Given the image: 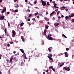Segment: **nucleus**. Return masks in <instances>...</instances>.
Masks as SVG:
<instances>
[{"instance_id":"obj_33","label":"nucleus","mask_w":74,"mask_h":74,"mask_svg":"<svg viewBox=\"0 0 74 74\" xmlns=\"http://www.w3.org/2000/svg\"><path fill=\"white\" fill-rule=\"evenodd\" d=\"M54 8H59V7H57V6H54Z\"/></svg>"},{"instance_id":"obj_60","label":"nucleus","mask_w":74,"mask_h":74,"mask_svg":"<svg viewBox=\"0 0 74 74\" xmlns=\"http://www.w3.org/2000/svg\"><path fill=\"white\" fill-rule=\"evenodd\" d=\"M46 72L47 73H48V70H47Z\"/></svg>"},{"instance_id":"obj_32","label":"nucleus","mask_w":74,"mask_h":74,"mask_svg":"<svg viewBox=\"0 0 74 74\" xmlns=\"http://www.w3.org/2000/svg\"><path fill=\"white\" fill-rule=\"evenodd\" d=\"M24 56H25V59H27V57H26V55H24Z\"/></svg>"},{"instance_id":"obj_63","label":"nucleus","mask_w":74,"mask_h":74,"mask_svg":"<svg viewBox=\"0 0 74 74\" xmlns=\"http://www.w3.org/2000/svg\"><path fill=\"white\" fill-rule=\"evenodd\" d=\"M64 63H63L62 64V66H63V65H64Z\"/></svg>"},{"instance_id":"obj_37","label":"nucleus","mask_w":74,"mask_h":74,"mask_svg":"<svg viewBox=\"0 0 74 74\" xmlns=\"http://www.w3.org/2000/svg\"><path fill=\"white\" fill-rule=\"evenodd\" d=\"M10 44H13V42H10Z\"/></svg>"},{"instance_id":"obj_27","label":"nucleus","mask_w":74,"mask_h":74,"mask_svg":"<svg viewBox=\"0 0 74 74\" xmlns=\"http://www.w3.org/2000/svg\"><path fill=\"white\" fill-rule=\"evenodd\" d=\"M66 51H69V48H66Z\"/></svg>"},{"instance_id":"obj_26","label":"nucleus","mask_w":74,"mask_h":74,"mask_svg":"<svg viewBox=\"0 0 74 74\" xmlns=\"http://www.w3.org/2000/svg\"><path fill=\"white\" fill-rule=\"evenodd\" d=\"M38 14V12H37L35 13V15L36 16Z\"/></svg>"},{"instance_id":"obj_49","label":"nucleus","mask_w":74,"mask_h":74,"mask_svg":"<svg viewBox=\"0 0 74 74\" xmlns=\"http://www.w3.org/2000/svg\"><path fill=\"white\" fill-rule=\"evenodd\" d=\"M17 0H14V2H16V1H17Z\"/></svg>"},{"instance_id":"obj_6","label":"nucleus","mask_w":74,"mask_h":74,"mask_svg":"<svg viewBox=\"0 0 74 74\" xmlns=\"http://www.w3.org/2000/svg\"><path fill=\"white\" fill-rule=\"evenodd\" d=\"M74 16V14H72L69 16V18H71V17H73V16Z\"/></svg>"},{"instance_id":"obj_44","label":"nucleus","mask_w":74,"mask_h":74,"mask_svg":"<svg viewBox=\"0 0 74 74\" xmlns=\"http://www.w3.org/2000/svg\"><path fill=\"white\" fill-rule=\"evenodd\" d=\"M46 29H48V26H46Z\"/></svg>"},{"instance_id":"obj_22","label":"nucleus","mask_w":74,"mask_h":74,"mask_svg":"<svg viewBox=\"0 0 74 74\" xmlns=\"http://www.w3.org/2000/svg\"><path fill=\"white\" fill-rule=\"evenodd\" d=\"M53 66H51L49 67V69H53Z\"/></svg>"},{"instance_id":"obj_62","label":"nucleus","mask_w":74,"mask_h":74,"mask_svg":"<svg viewBox=\"0 0 74 74\" xmlns=\"http://www.w3.org/2000/svg\"><path fill=\"white\" fill-rule=\"evenodd\" d=\"M3 73H2V72H0V74H2Z\"/></svg>"},{"instance_id":"obj_4","label":"nucleus","mask_w":74,"mask_h":74,"mask_svg":"<svg viewBox=\"0 0 74 74\" xmlns=\"http://www.w3.org/2000/svg\"><path fill=\"white\" fill-rule=\"evenodd\" d=\"M4 18H5V16H1L0 19L1 20H3V19H4Z\"/></svg>"},{"instance_id":"obj_41","label":"nucleus","mask_w":74,"mask_h":74,"mask_svg":"<svg viewBox=\"0 0 74 74\" xmlns=\"http://www.w3.org/2000/svg\"><path fill=\"white\" fill-rule=\"evenodd\" d=\"M27 11H28L29 12H30V10L29 9H27Z\"/></svg>"},{"instance_id":"obj_15","label":"nucleus","mask_w":74,"mask_h":74,"mask_svg":"<svg viewBox=\"0 0 74 74\" xmlns=\"http://www.w3.org/2000/svg\"><path fill=\"white\" fill-rule=\"evenodd\" d=\"M13 59V58H11L10 59V62H12V60Z\"/></svg>"},{"instance_id":"obj_19","label":"nucleus","mask_w":74,"mask_h":74,"mask_svg":"<svg viewBox=\"0 0 74 74\" xmlns=\"http://www.w3.org/2000/svg\"><path fill=\"white\" fill-rule=\"evenodd\" d=\"M15 8H18V7H19V5L18 4H17L16 6H15Z\"/></svg>"},{"instance_id":"obj_7","label":"nucleus","mask_w":74,"mask_h":74,"mask_svg":"<svg viewBox=\"0 0 74 74\" xmlns=\"http://www.w3.org/2000/svg\"><path fill=\"white\" fill-rule=\"evenodd\" d=\"M64 54L66 56V57H68L69 56V55L67 54V53L66 52H64Z\"/></svg>"},{"instance_id":"obj_30","label":"nucleus","mask_w":74,"mask_h":74,"mask_svg":"<svg viewBox=\"0 0 74 74\" xmlns=\"http://www.w3.org/2000/svg\"><path fill=\"white\" fill-rule=\"evenodd\" d=\"M8 25L9 27H10V23H8Z\"/></svg>"},{"instance_id":"obj_45","label":"nucleus","mask_w":74,"mask_h":74,"mask_svg":"<svg viewBox=\"0 0 74 74\" xmlns=\"http://www.w3.org/2000/svg\"><path fill=\"white\" fill-rule=\"evenodd\" d=\"M36 3H37V1H35L34 2V4H36Z\"/></svg>"},{"instance_id":"obj_56","label":"nucleus","mask_w":74,"mask_h":74,"mask_svg":"<svg viewBox=\"0 0 74 74\" xmlns=\"http://www.w3.org/2000/svg\"><path fill=\"white\" fill-rule=\"evenodd\" d=\"M48 12L46 11V14H48Z\"/></svg>"},{"instance_id":"obj_24","label":"nucleus","mask_w":74,"mask_h":74,"mask_svg":"<svg viewBox=\"0 0 74 74\" xmlns=\"http://www.w3.org/2000/svg\"><path fill=\"white\" fill-rule=\"evenodd\" d=\"M60 13V11H58L57 13V15H58L59 13Z\"/></svg>"},{"instance_id":"obj_18","label":"nucleus","mask_w":74,"mask_h":74,"mask_svg":"<svg viewBox=\"0 0 74 74\" xmlns=\"http://www.w3.org/2000/svg\"><path fill=\"white\" fill-rule=\"evenodd\" d=\"M20 51H21V52H22V53H23L24 52V51L22 49H20Z\"/></svg>"},{"instance_id":"obj_21","label":"nucleus","mask_w":74,"mask_h":74,"mask_svg":"<svg viewBox=\"0 0 74 74\" xmlns=\"http://www.w3.org/2000/svg\"><path fill=\"white\" fill-rule=\"evenodd\" d=\"M47 5H50V4H49V3L48 2H47Z\"/></svg>"},{"instance_id":"obj_36","label":"nucleus","mask_w":74,"mask_h":74,"mask_svg":"<svg viewBox=\"0 0 74 74\" xmlns=\"http://www.w3.org/2000/svg\"><path fill=\"white\" fill-rule=\"evenodd\" d=\"M7 46L8 47H10V44H8Z\"/></svg>"},{"instance_id":"obj_11","label":"nucleus","mask_w":74,"mask_h":74,"mask_svg":"<svg viewBox=\"0 0 74 74\" xmlns=\"http://www.w3.org/2000/svg\"><path fill=\"white\" fill-rule=\"evenodd\" d=\"M69 17H68V16H65L66 20H67V19H69Z\"/></svg>"},{"instance_id":"obj_25","label":"nucleus","mask_w":74,"mask_h":74,"mask_svg":"<svg viewBox=\"0 0 74 74\" xmlns=\"http://www.w3.org/2000/svg\"><path fill=\"white\" fill-rule=\"evenodd\" d=\"M18 10H16L14 11V12H18Z\"/></svg>"},{"instance_id":"obj_20","label":"nucleus","mask_w":74,"mask_h":74,"mask_svg":"<svg viewBox=\"0 0 74 74\" xmlns=\"http://www.w3.org/2000/svg\"><path fill=\"white\" fill-rule=\"evenodd\" d=\"M23 25H24V23H22L20 24V26H22Z\"/></svg>"},{"instance_id":"obj_23","label":"nucleus","mask_w":74,"mask_h":74,"mask_svg":"<svg viewBox=\"0 0 74 74\" xmlns=\"http://www.w3.org/2000/svg\"><path fill=\"white\" fill-rule=\"evenodd\" d=\"M4 31H5V34H6V33H7V31H6V28L5 29Z\"/></svg>"},{"instance_id":"obj_31","label":"nucleus","mask_w":74,"mask_h":74,"mask_svg":"<svg viewBox=\"0 0 74 74\" xmlns=\"http://www.w3.org/2000/svg\"><path fill=\"white\" fill-rule=\"evenodd\" d=\"M32 14H30L29 16V17H31L32 16Z\"/></svg>"},{"instance_id":"obj_40","label":"nucleus","mask_w":74,"mask_h":74,"mask_svg":"<svg viewBox=\"0 0 74 74\" xmlns=\"http://www.w3.org/2000/svg\"><path fill=\"white\" fill-rule=\"evenodd\" d=\"M16 53V52L15 51H13V53H14V54H15Z\"/></svg>"},{"instance_id":"obj_1","label":"nucleus","mask_w":74,"mask_h":74,"mask_svg":"<svg viewBox=\"0 0 74 74\" xmlns=\"http://www.w3.org/2000/svg\"><path fill=\"white\" fill-rule=\"evenodd\" d=\"M64 70H67V71H70V67L67 66H65L63 68Z\"/></svg>"},{"instance_id":"obj_46","label":"nucleus","mask_w":74,"mask_h":74,"mask_svg":"<svg viewBox=\"0 0 74 74\" xmlns=\"http://www.w3.org/2000/svg\"><path fill=\"white\" fill-rule=\"evenodd\" d=\"M46 20H47V21H49V19L48 18H47Z\"/></svg>"},{"instance_id":"obj_52","label":"nucleus","mask_w":74,"mask_h":74,"mask_svg":"<svg viewBox=\"0 0 74 74\" xmlns=\"http://www.w3.org/2000/svg\"><path fill=\"white\" fill-rule=\"evenodd\" d=\"M53 3H54V4L55 3H56V2L55 1H53Z\"/></svg>"},{"instance_id":"obj_53","label":"nucleus","mask_w":74,"mask_h":74,"mask_svg":"<svg viewBox=\"0 0 74 74\" xmlns=\"http://www.w3.org/2000/svg\"><path fill=\"white\" fill-rule=\"evenodd\" d=\"M65 10L66 11H68V9H65Z\"/></svg>"},{"instance_id":"obj_5","label":"nucleus","mask_w":74,"mask_h":74,"mask_svg":"<svg viewBox=\"0 0 74 74\" xmlns=\"http://www.w3.org/2000/svg\"><path fill=\"white\" fill-rule=\"evenodd\" d=\"M12 32H13V37H15V31H14V30H13L12 31Z\"/></svg>"},{"instance_id":"obj_38","label":"nucleus","mask_w":74,"mask_h":74,"mask_svg":"<svg viewBox=\"0 0 74 74\" xmlns=\"http://www.w3.org/2000/svg\"><path fill=\"white\" fill-rule=\"evenodd\" d=\"M48 36H52V34H49L48 35Z\"/></svg>"},{"instance_id":"obj_55","label":"nucleus","mask_w":74,"mask_h":74,"mask_svg":"<svg viewBox=\"0 0 74 74\" xmlns=\"http://www.w3.org/2000/svg\"><path fill=\"white\" fill-rule=\"evenodd\" d=\"M28 21H30V19L29 18L28 19Z\"/></svg>"},{"instance_id":"obj_2","label":"nucleus","mask_w":74,"mask_h":74,"mask_svg":"<svg viewBox=\"0 0 74 74\" xmlns=\"http://www.w3.org/2000/svg\"><path fill=\"white\" fill-rule=\"evenodd\" d=\"M47 38L48 40H51V41L53 40V38L50 36H48Z\"/></svg>"},{"instance_id":"obj_29","label":"nucleus","mask_w":74,"mask_h":74,"mask_svg":"<svg viewBox=\"0 0 74 74\" xmlns=\"http://www.w3.org/2000/svg\"><path fill=\"white\" fill-rule=\"evenodd\" d=\"M32 20H33V21H36V19L34 18H33L32 19Z\"/></svg>"},{"instance_id":"obj_42","label":"nucleus","mask_w":74,"mask_h":74,"mask_svg":"<svg viewBox=\"0 0 74 74\" xmlns=\"http://www.w3.org/2000/svg\"><path fill=\"white\" fill-rule=\"evenodd\" d=\"M58 9H57V10H55V11L56 12H57V11H58Z\"/></svg>"},{"instance_id":"obj_50","label":"nucleus","mask_w":74,"mask_h":74,"mask_svg":"<svg viewBox=\"0 0 74 74\" xmlns=\"http://www.w3.org/2000/svg\"><path fill=\"white\" fill-rule=\"evenodd\" d=\"M61 17L62 18H63V17H64V16H63V15H62Z\"/></svg>"},{"instance_id":"obj_17","label":"nucleus","mask_w":74,"mask_h":74,"mask_svg":"<svg viewBox=\"0 0 74 74\" xmlns=\"http://www.w3.org/2000/svg\"><path fill=\"white\" fill-rule=\"evenodd\" d=\"M59 25V23H58L56 24L55 25V26H58V25Z\"/></svg>"},{"instance_id":"obj_35","label":"nucleus","mask_w":74,"mask_h":74,"mask_svg":"<svg viewBox=\"0 0 74 74\" xmlns=\"http://www.w3.org/2000/svg\"><path fill=\"white\" fill-rule=\"evenodd\" d=\"M53 5L54 6H56V3H54Z\"/></svg>"},{"instance_id":"obj_13","label":"nucleus","mask_w":74,"mask_h":74,"mask_svg":"<svg viewBox=\"0 0 74 74\" xmlns=\"http://www.w3.org/2000/svg\"><path fill=\"white\" fill-rule=\"evenodd\" d=\"M63 36H64V38H67V37H66V36L64 34H63L62 35V37H63Z\"/></svg>"},{"instance_id":"obj_51","label":"nucleus","mask_w":74,"mask_h":74,"mask_svg":"<svg viewBox=\"0 0 74 74\" xmlns=\"http://www.w3.org/2000/svg\"><path fill=\"white\" fill-rule=\"evenodd\" d=\"M50 57H52V54L50 55Z\"/></svg>"},{"instance_id":"obj_58","label":"nucleus","mask_w":74,"mask_h":74,"mask_svg":"<svg viewBox=\"0 0 74 74\" xmlns=\"http://www.w3.org/2000/svg\"><path fill=\"white\" fill-rule=\"evenodd\" d=\"M8 14H10V12H7Z\"/></svg>"},{"instance_id":"obj_57","label":"nucleus","mask_w":74,"mask_h":74,"mask_svg":"<svg viewBox=\"0 0 74 74\" xmlns=\"http://www.w3.org/2000/svg\"><path fill=\"white\" fill-rule=\"evenodd\" d=\"M30 5L31 6H33V5L31 3L30 4Z\"/></svg>"},{"instance_id":"obj_47","label":"nucleus","mask_w":74,"mask_h":74,"mask_svg":"<svg viewBox=\"0 0 74 74\" xmlns=\"http://www.w3.org/2000/svg\"><path fill=\"white\" fill-rule=\"evenodd\" d=\"M36 17H37V18H39V15L37 16Z\"/></svg>"},{"instance_id":"obj_54","label":"nucleus","mask_w":74,"mask_h":74,"mask_svg":"<svg viewBox=\"0 0 74 74\" xmlns=\"http://www.w3.org/2000/svg\"><path fill=\"white\" fill-rule=\"evenodd\" d=\"M45 19V20H47V18H46V17H45V18H44Z\"/></svg>"},{"instance_id":"obj_48","label":"nucleus","mask_w":74,"mask_h":74,"mask_svg":"<svg viewBox=\"0 0 74 74\" xmlns=\"http://www.w3.org/2000/svg\"><path fill=\"white\" fill-rule=\"evenodd\" d=\"M62 8H63L64 9H65V8H66V7H64V6H63V7H62Z\"/></svg>"},{"instance_id":"obj_59","label":"nucleus","mask_w":74,"mask_h":74,"mask_svg":"<svg viewBox=\"0 0 74 74\" xmlns=\"http://www.w3.org/2000/svg\"><path fill=\"white\" fill-rule=\"evenodd\" d=\"M62 66H63L62 64L60 66V67H62Z\"/></svg>"},{"instance_id":"obj_34","label":"nucleus","mask_w":74,"mask_h":74,"mask_svg":"<svg viewBox=\"0 0 74 74\" xmlns=\"http://www.w3.org/2000/svg\"><path fill=\"white\" fill-rule=\"evenodd\" d=\"M51 49L50 48H48V50H49V52H51Z\"/></svg>"},{"instance_id":"obj_14","label":"nucleus","mask_w":74,"mask_h":74,"mask_svg":"<svg viewBox=\"0 0 74 74\" xmlns=\"http://www.w3.org/2000/svg\"><path fill=\"white\" fill-rule=\"evenodd\" d=\"M46 33H47V30H46V29H45L44 32V34H46Z\"/></svg>"},{"instance_id":"obj_16","label":"nucleus","mask_w":74,"mask_h":74,"mask_svg":"<svg viewBox=\"0 0 74 74\" xmlns=\"http://www.w3.org/2000/svg\"><path fill=\"white\" fill-rule=\"evenodd\" d=\"M55 13V12H53L50 15V16H51V15H52L53 14Z\"/></svg>"},{"instance_id":"obj_64","label":"nucleus","mask_w":74,"mask_h":74,"mask_svg":"<svg viewBox=\"0 0 74 74\" xmlns=\"http://www.w3.org/2000/svg\"><path fill=\"white\" fill-rule=\"evenodd\" d=\"M43 74H45V72H43Z\"/></svg>"},{"instance_id":"obj_12","label":"nucleus","mask_w":74,"mask_h":74,"mask_svg":"<svg viewBox=\"0 0 74 74\" xmlns=\"http://www.w3.org/2000/svg\"><path fill=\"white\" fill-rule=\"evenodd\" d=\"M6 61L7 62H8V63H11V61H10L8 59H7L6 60Z\"/></svg>"},{"instance_id":"obj_8","label":"nucleus","mask_w":74,"mask_h":74,"mask_svg":"<svg viewBox=\"0 0 74 74\" xmlns=\"http://www.w3.org/2000/svg\"><path fill=\"white\" fill-rule=\"evenodd\" d=\"M6 10V8L5 7L4 9L2 11V12H1L2 14L4 13V12H5Z\"/></svg>"},{"instance_id":"obj_9","label":"nucleus","mask_w":74,"mask_h":74,"mask_svg":"<svg viewBox=\"0 0 74 74\" xmlns=\"http://www.w3.org/2000/svg\"><path fill=\"white\" fill-rule=\"evenodd\" d=\"M21 38L22 39L23 41H24V38H23V36H21Z\"/></svg>"},{"instance_id":"obj_3","label":"nucleus","mask_w":74,"mask_h":74,"mask_svg":"<svg viewBox=\"0 0 74 74\" xmlns=\"http://www.w3.org/2000/svg\"><path fill=\"white\" fill-rule=\"evenodd\" d=\"M42 3L43 6H45V5H47V3H46V2L44 1H42Z\"/></svg>"},{"instance_id":"obj_43","label":"nucleus","mask_w":74,"mask_h":74,"mask_svg":"<svg viewBox=\"0 0 74 74\" xmlns=\"http://www.w3.org/2000/svg\"><path fill=\"white\" fill-rule=\"evenodd\" d=\"M1 56H2V55H0V59H1Z\"/></svg>"},{"instance_id":"obj_61","label":"nucleus","mask_w":74,"mask_h":74,"mask_svg":"<svg viewBox=\"0 0 74 74\" xmlns=\"http://www.w3.org/2000/svg\"><path fill=\"white\" fill-rule=\"evenodd\" d=\"M61 18V17H60V16H59L58 17V18Z\"/></svg>"},{"instance_id":"obj_10","label":"nucleus","mask_w":74,"mask_h":74,"mask_svg":"<svg viewBox=\"0 0 74 74\" xmlns=\"http://www.w3.org/2000/svg\"><path fill=\"white\" fill-rule=\"evenodd\" d=\"M47 57L49 59H50V60H52V58L51 57L49 56H48Z\"/></svg>"},{"instance_id":"obj_28","label":"nucleus","mask_w":74,"mask_h":74,"mask_svg":"<svg viewBox=\"0 0 74 74\" xmlns=\"http://www.w3.org/2000/svg\"><path fill=\"white\" fill-rule=\"evenodd\" d=\"M52 70H53V71H54V72H55V71H55V69H54L53 68V69H52Z\"/></svg>"},{"instance_id":"obj_39","label":"nucleus","mask_w":74,"mask_h":74,"mask_svg":"<svg viewBox=\"0 0 74 74\" xmlns=\"http://www.w3.org/2000/svg\"><path fill=\"white\" fill-rule=\"evenodd\" d=\"M72 22H74V19H72Z\"/></svg>"}]
</instances>
